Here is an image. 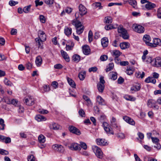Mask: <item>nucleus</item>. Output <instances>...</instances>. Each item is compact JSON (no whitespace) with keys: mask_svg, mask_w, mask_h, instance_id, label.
I'll use <instances>...</instances> for the list:
<instances>
[{"mask_svg":"<svg viewBox=\"0 0 161 161\" xmlns=\"http://www.w3.org/2000/svg\"><path fill=\"white\" fill-rule=\"evenodd\" d=\"M72 24L75 26L77 34L80 35L83 32L84 27L80 22L78 20H73L72 21Z\"/></svg>","mask_w":161,"mask_h":161,"instance_id":"1","label":"nucleus"},{"mask_svg":"<svg viewBox=\"0 0 161 161\" xmlns=\"http://www.w3.org/2000/svg\"><path fill=\"white\" fill-rule=\"evenodd\" d=\"M118 31L119 33L121 34L122 37L125 39H128L129 36L126 30L120 26L118 28Z\"/></svg>","mask_w":161,"mask_h":161,"instance_id":"2","label":"nucleus"},{"mask_svg":"<svg viewBox=\"0 0 161 161\" xmlns=\"http://www.w3.org/2000/svg\"><path fill=\"white\" fill-rule=\"evenodd\" d=\"M92 149L96 156L99 158L103 157V154L101 149L97 146H94L92 147Z\"/></svg>","mask_w":161,"mask_h":161,"instance_id":"3","label":"nucleus"},{"mask_svg":"<svg viewBox=\"0 0 161 161\" xmlns=\"http://www.w3.org/2000/svg\"><path fill=\"white\" fill-rule=\"evenodd\" d=\"M132 28L135 31L139 33H143L145 31L144 28L143 26L137 24H133Z\"/></svg>","mask_w":161,"mask_h":161,"instance_id":"4","label":"nucleus"},{"mask_svg":"<svg viewBox=\"0 0 161 161\" xmlns=\"http://www.w3.org/2000/svg\"><path fill=\"white\" fill-rule=\"evenodd\" d=\"M147 106L149 108H153L157 110L159 108L158 106L156 105V101L153 99H150L147 101Z\"/></svg>","mask_w":161,"mask_h":161,"instance_id":"5","label":"nucleus"},{"mask_svg":"<svg viewBox=\"0 0 161 161\" xmlns=\"http://www.w3.org/2000/svg\"><path fill=\"white\" fill-rule=\"evenodd\" d=\"M35 99L33 97L29 96L28 98L24 100V103L27 105L31 106L35 104Z\"/></svg>","mask_w":161,"mask_h":161,"instance_id":"6","label":"nucleus"},{"mask_svg":"<svg viewBox=\"0 0 161 161\" xmlns=\"http://www.w3.org/2000/svg\"><path fill=\"white\" fill-rule=\"evenodd\" d=\"M149 46L153 47H155L161 45V41L160 39L158 38H155L153 39L152 42H150Z\"/></svg>","mask_w":161,"mask_h":161,"instance_id":"7","label":"nucleus"},{"mask_svg":"<svg viewBox=\"0 0 161 161\" xmlns=\"http://www.w3.org/2000/svg\"><path fill=\"white\" fill-rule=\"evenodd\" d=\"M103 125L104 130L108 134H114V132L112 129L109 127L108 123L106 122H103Z\"/></svg>","mask_w":161,"mask_h":161,"instance_id":"8","label":"nucleus"},{"mask_svg":"<svg viewBox=\"0 0 161 161\" xmlns=\"http://www.w3.org/2000/svg\"><path fill=\"white\" fill-rule=\"evenodd\" d=\"M68 129L71 132L75 134L78 135H79L81 134V132L80 130L77 128L73 126H69Z\"/></svg>","mask_w":161,"mask_h":161,"instance_id":"9","label":"nucleus"},{"mask_svg":"<svg viewBox=\"0 0 161 161\" xmlns=\"http://www.w3.org/2000/svg\"><path fill=\"white\" fill-rule=\"evenodd\" d=\"M38 37L37 38L43 41L46 40V36L45 33L42 31H39L38 33Z\"/></svg>","mask_w":161,"mask_h":161,"instance_id":"10","label":"nucleus"},{"mask_svg":"<svg viewBox=\"0 0 161 161\" xmlns=\"http://www.w3.org/2000/svg\"><path fill=\"white\" fill-rule=\"evenodd\" d=\"M79 8L80 14V15H81V16H83L86 14V9L82 4H80L79 5Z\"/></svg>","mask_w":161,"mask_h":161,"instance_id":"11","label":"nucleus"},{"mask_svg":"<svg viewBox=\"0 0 161 161\" xmlns=\"http://www.w3.org/2000/svg\"><path fill=\"white\" fill-rule=\"evenodd\" d=\"M96 142L98 145L103 146L108 144L107 142L105 139L98 138L96 140Z\"/></svg>","mask_w":161,"mask_h":161,"instance_id":"12","label":"nucleus"},{"mask_svg":"<svg viewBox=\"0 0 161 161\" xmlns=\"http://www.w3.org/2000/svg\"><path fill=\"white\" fill-rule=\"evenodd\" d=\"M52 148L55 151L60 152H62L64 151L63 147L60 145H54L52 146Z\"/></svg>","mask_w":161,"mask_h":161,"instance_id":"13","label":"nucleus"},{"mask_svg":"<svg viewBox=\"0 0 161 161\" xmlns=\"http://www.w3.org/2000/svg\"><path fill=\"white\" fill-rule=\"evenodd\" d=\"M69 147L70 149L73 150H77L81 149L80 145L76 143H72Z\"/></svg>","mask_w":161,"mask_h":161,"instance_id":"14","label":"nucleus"},{"mask_svg":"<svg viewBox=\"0 0 161 161\" xmlns=\"http://www.w3.org/2000/svg\"><path fill=\"white\" fill-rule=\"evenodd\" d=\"M4 91L1 89V94H2V96L3 98L2 99V101L4 102L7 104H10V100L9 99L6 97L4 94Z\"/></svg>","mask_w":161,"mask_h":161,"instance_id":"15","label":"nucleus"},{"mask_svg":"<svg viewBox=\"0 0 161 161\" xmlns=\"http://www.w3.org/2000/svg\"><path fill=\"white\" fill-rule=\"evenodd\" d=\"M123 119L127 123L133 125H134L135 124V122L134 120L126 116H124L123 117Z\"/></svg>","mask_w":161,"mask_h":161,"instance_id":"16","label":"nucleus"},{"mask_svg":"<svg viewBox=\"0 0 161 161\" xmlns=\"http://www.w3.org/2000/svg\"><path fill=\"white\" fill-rule=\"evenodd\" d=\"M82 50L83 53L85 55H88L90 53L89 47L87 45H85L82 47Z\"/></svg>","mask_w":161,"mask_h":161,"instance_id":"17","label":"nucleus"},{"mask_svg":"<svg viewBox=\"0 0 161 161\" xmlns=\"http://www.w3.org/2000/svg\"><path fill=\"white\" fill-rule=\"evenodd\" d=\"M153 65L156 67L161 66V57H158L155 58L154 64H153Z\"/></svg>","mask_w":161,"mask_h":161,"instance_id":"18","label":"nucleus"},{"mask_svg":"<svg viewBox=\"0 0 161 161\" xmlns=\"http://www.w3.org/2000/svg\"><path fill=\"white\" fill-rule=\"evenodd\" d=\"M61 53L65 60L67 62H69L70 61L69 57L67 53L63 50L61 51Z\"/></svg>","mask_w":161,"mask_h":161,"instance_id":"19","label":"nucleus"},{"mask_svg":"<svg viewBox=\"0 0 161 161\" xmlns=\"http://www.w3.org/2000/svg\"><path fill=\"white\" fill-rule=\"evenodd\" d=\"M143 41L145 42L146 45L149 46L150 43V42L151 41V38L149 35H145L143 37Z\"/></svg>","mask_w":161,"mask_h":161,"instance_id":"20","label":"nucleus"},{"mask_svg":"<svg viewBox=\"0 0 161 161\" xmlns=\"http://www.w3.org/2000/svg\"><path fill=\"white\" fill-rule=\"evenodd\" d=\"M49 127L50 129H52L54 130H58L60 128V126L59 125L55 123H51L49 125Z\"/></svg>","mask_w":161,"mask_h":161,"instance_id":"21","label":"nucleus"},{"mask_svg":"<svg viewBox=\"0 0 161 161\" xmlns=\"http://www.w3.org/2000/svg\"><path fill=\"white\" fill-rule=\"evenodd\" d=\"M37 38H36L35 39V41L36 43V46L38 47V48H40L41 49L43 48L42 45L43 42L44 41L40 40Z\"/></svg>","mask_w":161,"mask_h":161,"instance_id":"22","label":"nucleus"},{"mask_svg":"<svg viewBox=\"0 0 161 161\" xmlns=\"http://www.w3.org/2000/svg\"><path fill=\"white\" fill-rule=\"evenodd\" d=\"M156 6L155 4L149 2L145 5V8L148 10H151Z\"/></svg>","mask_w":161,"mask_h":161,"instance_id":"23","label":"nucleus"},{"mask_svg":"<svg viewBox=\"0 0 161 161\" xmlns=\"http://www.w3.org/2000/svg\"><path fill=\"white\" fill-rule=\"evenodd\" d=\"M108 43V41L107 38L105 37L101 39V44L103 47H106Z\"/></svg>","mask_w":161,"mask_h":161,"instance_id":"24","label":"nucleus"},{"mask_svg":"<svg viewBox=\"0 0 161 161\" xmlns=\"http://www.w3.org/2000/svg\"><path fill=\"white\" fill-rule=\"evenodd\" d=\"M119 45L121 49H124L129 47L130 44L128 42H123L120 43Z\"/></svg>","mask_w":161,"mask_h":161,"instance_id":"25","label":"nucleus"},{"mask_svg":"<svg viewBox=\"0 0 161 161\" xmlns=\"http://www.w3.org/2000/svg\"><path fill=\"white\" fill-rule=\"evenodd\" d=\"M35 63L37 66H41L42 63V59L40 56H39L36 57Z\"/></svg>","mask_w":161,"mask_h":161,"instance_id":"26","label":"nucleus"},{"mask_svg":"<svg viewBox=\"0 0 161 161\" xmlns=\"http://www.w3.org/2000/svg\"><path fill=\"white\" fill-rule=\"evenodd\" d=\"M145 81L147 83L151 82L154 84L156 82V80L153 77L150 76L146 78Z\"/></svg>","mask_w":161,"mask_h":161,"instance_id":"27","label":"nucleus"},{"mask_svg":"<svg viewBox=\"0 0 161 161\" xmlns=\"http://www.w3.org/2000/svg\"><path fill=\"white\" fill-rule=\"evenodd\" d=\"M109 76L112 80H116L117 77V74L116 72H111L109 74Z\"/></svg>","mask_w":161,"mask_h":161,"instance_id":"28","label":"nucleus"},{"mask_svg":"<svg viewBox=\"0 0 161 161\" xmlns=\"http://www.w3.org/2000/svg\"><path fill=\"white\" fill-rule=\"evenodd\" d=\"M86 72L85 71H81L79 74L78 76L80 80H83L85 79L86 76Z\"/></svg>","mask_w":161,"mask_h":161,"instance_id":"29","label":"nucleus"},{"mask_svg":"<svg viewBox=\"0 0 161 161\" xmlns=\"http://www.w3.org/2000/svg\"><path fill=\"white\" fill-rule=\"evenodd\" d=\"M35 119L38 121L40 122L43 120H45L46 119L43 116L40 115H37L35 117Z\"/></svg>","mask_w":161,"mask_h":161,"instance_id":"30","label":"nucleus"},{"mask_svg":"<svg viewBox=\"0 0 161 161\" xmlns=\"http://www.w3.org/2000/svg\"><path fill=\"white\" fill-rule=\"evenodd\" d=\"M67 81L69 84L72 87L75 88V84L74 81L71 78L69 77L67 78Z\"/></svg>","mask_w":161,"mask_h":161,"instance_id":"31","label":"nucleus"},{"mask_svg":"<svg viewBox=\"0 0 161 161\" xmlns=\"http://www.w3.org/2000/svg\"><path fill=\"white\" fill-rule=\"evenodd\" d=\"M97 88L99 91L101 92H103L104 88V84H97Z\"/></svg>","mask_w":161,"mask_h":161,"instance_id":"32","label":"nucleus"},{"mask_svg":"<svg viewBox=\"0 0 161 161\" xmlns=\"http://www.w3.org/2000/svg\"><path fill=\"white\" fill-rule=\"evenodd\" d=\"M83 98L86 102V105L87 106H89L92 105V102L90 98L87 96L86 95H84L83 96Z\"/></svg>","mask_w":161,"mask_h":161,"instance_id":"33","label":"nucleus"},{"mask_svg":"<svg viewBox=\"0 0 161 161\" xmlns=\"http://www.w3.org/2000/svg\"><path fill=\"white\" fill-rule=\"evenodd\" d=\"M64 33L67 36L70 35L72 33V29L71 28H65L64 29Z\"/></svg>","mask_w":161,"mask_h":161,"instance_id":"34","label":"nucleus"},{"mask_svg":"<svg viewBox=\"0 0 161 161\" xmlns=\"http://www.w3.org/2000/svg\"><path fill=\"white\" fill-rule=\"evenodd\" d=\"M97 101L99 104L103 105L104 103V100L103 98L100 96H98L97 98Z\"/></svg>","mask_w":161,"mask_h":161,"instance_id":"35","label":"nucleus"},{"mask_svg":"<svg viewBox=\"0 0 161 161\" xmlns=\"http://www.w3.org/2000/svg\"><path fill=\"white\" fill-rule=\"evenodd\" d=\"M129 3L132 5L134 8H136V2L135 0H128Z\"/></svg>","mask_w":161,"mask_h":161,"instance_id":"36","label":"nucleus"},{"mask_svg":"<svg viewBox=\"0 0 161 161\" xmlns=\"http://www.w3.org/2000/svg\"><path fill=\"white\" fill-rule=\"evenodd\" d=\"M124 97L126 100H127L131 101H134L136 100V98L135 97H133L128 95H125Z\"/></svg>","mask_w":161,"mask_h":161,"instance_id":"37","label":"nucleus"},{"mask_svg":"<svg viewBox=\"0 0 161 161\" xmlns=\"http://www.w3.org/2000/svg\"><path fill=\"white\" fill-rule=\"evenodd\" d=\"M38 139L39 142L41 143H44L45 142V137L42 135L39 136Z\"/></svg>","mask_w":161,"mask_h":161,"instance_id":"38","label":"nucleus"},{"mask_svg":"<svg viewBox=\"0 0 161 161\" xmlns=\"http://www.w3.org/2000/svg\"><path fill=\"white\" fill-rule=\"evenodd\" d=\"M114 67V64L113 63H109L107 67V68L106 69V72L112 70Z\"/></svg>","mask_w":161,"mask_h":161,"instance_id":"39","label":"nucleus"},{"mask_svg":"<svg viewBox=\"0 0 161 161\" xmlns=\"http://www.w3.org/2000/svg\"><path fill=\"white\" fill-rule=\"evenodd\" d=\"M135 75L137 78H142L144 76L145 73L144 72H142V73H141V72H138L136 73Z\"/></svg>","mask_w":161,"mask_h":161,"instance_id":"40","label":"nucleus"},{"mask_svg":"<svg viewBox=\"0 0 161 161\" xmlns=\"http://www.w3.org/2000/svg\"><path fill=\"white\" fill-rule=\"evenodd\" d=\"M113 56L115 57H118L120 55V53L118 50H114L112 52Z\"/></svg>","mask_w":161,"mask_h":161,"instance_id":"41","label":"nucleus"},{"mask_svg":"<svg viewBox=\"0 0 161 161\" xmlns=\"http://www.w3.org/2000/svg\"><path fill=\"white\" fill-rule=\"evenodd\" d=\"M31 5H29L24 7L23 9V11L25 13H28L31 9Z\"/></svg>","mask_w":161,"mask_h":161,"instance_id":"42","label":"nucleus"},{"mask_svg":"<svg viewBox=\"0 0 161 161\" xmlns=\"http://www.w3.org/2000/svg\"><path fill=\"white\" fill-rule=\"evenodd\" d=\"M73 58L74 61L76 62H78L80 59V56L77 54L74 55Z\"/></svg>","mask_w":161,"mask_h":161,"instance_id":"43","label":"nucleus"},{"mask_svg":"<svg viewBox=\"0 0 161 161\" xmlns=\"http://www.w3.org/2000/svg\"><path fill=\"white\" fill-rule=\"evenodd\" d=\"M144 161H157V160L155 158H151L148 157L147 156H146L144 157Z\"/></svg>","mask_w":161,"mask_h":161,"instance_id":"44","label":"nucleus"},{"mask_svg":"<svg viewBox=\"0 0 161 161\" xmlns=\"http://www.w3.org/2000/svg\"><path fill=\"white\" fill-rule=\"evenodd\" d=\"M126 73L128 75H131L133 74V69L130 67H127L126 71Z\"/></svg>","mask_w":161,"mask_h":161,"instance_id":"45","label":"nucleus"},{"mask_svg":"<svg viewBox=\"0 0 161 161\" xmlns=\"http://www.w3.org/2000/svg\"><path fill=\"white\" fill-rule=\"evenodd\" d=\"M105 22L106 23L109 24L112 22V19L110 16H107L105 18Z\"/></svg>","mask_w":161,"mask_h":161,"instance_id":"46","label":"nucleus"},{"mask_svg":"<svg viewBox=\"0 0 161 161\" xmlns=\"http://www.w3.org/2000/svg\"><path fill=\"white\" fill-rule=\"evenodd\" d=\"M93 5L95 8H98L99 9H101L102 8V6L101 5V3H100L96 2L94 3Z\"/></svg>","mask_w":161,"mask_h":161,"instance_id":"47","label":"nucleus"},{"mask_svg":"<svg viewBox=\"0 0 161 161\" xmlns=\"http://www.w3.org/2000/svg\"><path fill=\"white\" fill-rule=\"evenodd\" d=\"M3 81L5 85L8 86H11L12 84L11 82L6 78H5Z\"/></svg>","mask_w":161,"mask_h":161,"instance_id":"48","label":"nucleus"},{"mask_svg":"<svg viewBox=\"0 0 161 161\" xmlns=\"http://www.w3.org/2000/svg\"><path fill=\"white\" fill-rule=\"evenodd\" d=\"M93 34L91 31H90L88 33V41L90 42H91L92 40Z\"/></svg>","mask_w":161,"mask_h":161,"instance_id":"49","label":"nucleus"},{"mask_svg":"<svg viewBox=\"0 0 161 161\" xmlns=\"http://www.w3.org/2000/svg\"><path fill=\"white\" fill-rule=\"evenodd\" d=\"M28 161H37L33 155H31L28 157Z\"/></svg>","mask_w":161,"mask_h":161,"instance_id":"50","label":"nucleus"},{"mask_svg":"<svg viewBox=\"0 0 161 161\" xmlns=\"http://www.w3.org/2000/svg\"><path fill=\"white\" fill-rule=\"evenodd\" d=\"M80 147H81L82 148L85 150H86L87 148V146L86 144L83 142H80V145H79Z\"/></svg>","mask_w":161,"mask_h":161,"instance_id":"51","label":"nucleus"},{"mask_svg":"<svg viewBox=\"0 0 161 161\" xmlns=\"http://www.w3.org/2000/svg\"><path fill=\"white\" fill-rule=\"evenodd\" d=\"M79 114L81 117H85V114L84 111L82 109H80L79 111Z\"/></svg>","mask_w":161,"mask_h":161,"instance_id":"52","label":"nucleus"},{"mask_svg":"<svg viewBox=\"0 0 161 161\" xmlns=\"http://www.w3.org/2000/svg\"><path fill=\"white\" fill-rule=\"evenodd\" d=\"M4 120L1 118V130H4L5 125L4 124Z\"/></svg>","mask_w":161,"mask_h":161,"instance_id":"53","label":"nucleus"},{"mask_svg":"<svg viewBox=\"0 0 161 161\" xmlns=\"http://www.w3.org/2000/svg\"><path fill=\"white\" fill-rule=\"evenodd\" d=\"M119 40L117 39L114 40L113 43V45L114 46L117 47L118 46L119 44Z\"/></svg>","mask_w":161,"mask_h":161,"instance_id":"54","label":"nucleus"},{"mask_svg":"<svg viewBox=\"0 0 161 161\" xmlns=\"http://www.w3.org/2000/svg\"><path fill=\"white\" fill-rule=\"evenodd\" d=\"M9 152L7 151L6 150L1 149V154L5 155L8 154Z\"/></svg>","mask_w":161,"mask_h":161,"instance_id":"55","label":"nucleus"},{"mask_svg":"<svg viewBox=\"0 0 161 161\" xmlns=\"http://www.w3.org/2000/svg\"><path fill=\"white\" fill-rule=\"evenodd\" d=\"M36 6L37 7L38 6H41L43 4V2L42 1H39V0H36L35 1Z\"/></svg>","mask_w":161,"mask_h":161,"instance_id":"56","label":"nucleus"},{"mask_svg":"<svg viewBox=\"0 0 161 161\" xmlns=\"http://www.w3.org/2000/svg\"><path fill=\"white\" fill-rule=\"evenodd\" d=\"M44 2L48 5H52L54 3V0H44Z\"/></svg>","mask_w":161,"mask_h":161,"instance_id":"57","label":"nucleus"},{"mask_svg":"<svg viewBox=\"0 0 161 161\" xmlns=\"http://www.w3.org/2000/svg\"><path fill=\"white\" fill-rule=\"evenodd\" d=\"M107 56L105 55H102L100 57V59L102 61H104L107 60L108 59Z\"/></svg>","mask_w":161,"mask_h":161,"instance_id":"58","label":"nucleus"},{"mask_svg":"<svg viewBox=\"0 0 161 161\" xmlns=\"http://www.w3.org/2000/svg\"><path fill=\"white\" fill-rule=\"evenodd\" d=\"M39 18L41 22L44 23L45 22V18L43 15H40Z\"/></svg>","mask_w":161,"mask_h":161,"instance_id":"59","label":"nucleus"},{"mask_svg":"<svg viewBox=\"0 0 161 161\" xmlns=\"http://www.w3.org/2000/svg\"><path fill=\"white\" fill-rule=\"evenodd\" d=\"M151 139L153 142L154 143H158L159 142V139L157 137H151Z\"/></svg>","mask_w":161,"mask_h":161,"instance_id":"60","label":"nucleus"},{"mask_svg":"<svg viewBox=\"0 0 161 161\" xmlns=\"http://www.w3.org/2000/svg\"><path fill=\"white\" fill-rule=\"evenodd\" d=\"M114 28V27L111 25H106L105 27V29L107 30H109Z\"/></svg>","mask_w":161,"mask_h":161,"instance_id":"61","label":"nucleus"},{"mask_svg":"<svg viewBox=\"0 0 161 161\" xmlns=\"http://www.w3.org/2000/svg\"><path fill=\"white\" fill-rule=\"evenodd\" d=\"M39 112L42 114H47L48 112V111L47 110L39 109L38 110Z\"/></svg>","mask_w":161,"mask_h":161,"instance_id":"62","label":"nucleus"},{"mask_svg":"<svg viewBox=\"0 0 161 161\" xmlns=\"http://www.w3.org/2000/svg\"><path fill=\"white\" fill-rule=\"evenodd\" d=\"M63 67V66L60 64H55L54 66V68L55 69H60Z\"/></svg>","mask_w":161,"mask_h":161,"instance_id":"63","label":"nucleus"},{"mask_svg":"<svg viewBox=\"0 0 161 161\" xmlns=\"http://www.w3.org/2000/svg\"><path fill=\"white\" fill-rule=\"evenodd\" d=\"M26 65L27 69H30L32 68V64L29 62L26 64Z\"/></svg>","mask_w":161,"mask_h":161,"instance_id":"64","label":"nucleus"}]
</instances>
